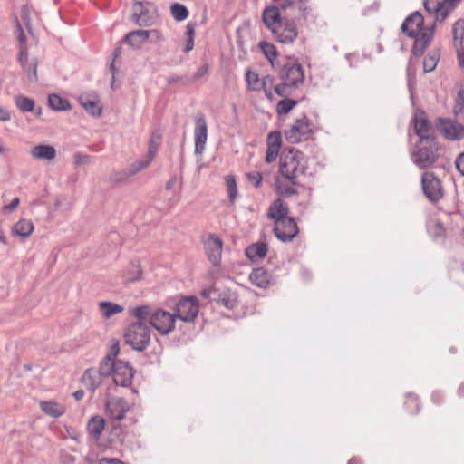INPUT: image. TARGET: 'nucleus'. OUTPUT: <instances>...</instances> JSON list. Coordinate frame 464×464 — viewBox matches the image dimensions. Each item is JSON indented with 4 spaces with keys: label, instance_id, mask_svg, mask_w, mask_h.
Returning <instances> with one entry per match:
<instances>
[{
    "label": "nucleus",
    "instance_id": "obj_64",
    "mask_svg": "<svg viewBox=\"0 0 464 464\" xmlns=\"http://www.w3.org/2000/svg\"><path fill=\"white\" fill-rule=\"evenodd\" d=\"M99 464H124L121 460L115 458H102Z\"/></svg>",
    "mask_w": 464,
    "mask_h": 464
},
{
    "label": "nucleus",
    "instance_id": "obj_60",
    "mask_svg": "<svg viewBox=\"0 0 464 464\" xmlns=\"http://www.w3.org/2000/svg\"><path fill=\"white\" fill-rule=\"evenodd\" d=\"M456 107H459L460 111L464 109V87H461L458 91L457 98H456Z\"/></svg>",
    "mask_w": 464,
    "mask_h": 464
},
{
    "label": "nucleus",
    "instance_id": "obj_34",
    "mask_svg": "<svg viewBox=\"0 0 464 464\" xmlns=\"http://www.w3.org/2000/svg\"><path fill=\"white\" fill-rule=\"evenodd\" d=\"M14 104L17 109L22 112H33L34 111L35 102L34 100L23 95L18 94L14 96Z\"/></svg>",
    "mask_w": 464,
    "mask_h": 464
},
{
    "label": "nucleus",
    "instance_id": "obj_47",
    "mask_svg": "<svg viewBox=\"0 0 464 464\" xmlns=\"http://www.w3.org/2000/svg\"><path fill=\"white\" fill-rule=\"evenodd\" d=\"M246 80L250 89L254 91H258L260 89L259 77L256 72L247 71Z\"/></svg>",
    "mask_w": 464,
    "mask_h": 464
},
{
    "label": "nucleus",
    "instance_id": "obj_32",
    "mask_svg": "<svg viewBox=\"0 0 464 464\" xmlns=\"http://www.w3.org/2000/svg\"><path fill=\"white\" fill-rule=\"evenodd\" d=\"M41 410L53 418H59L64 413L63 407L55 401H41Z\"/></svg>",
    "mask_w": 464,
    "mask_h": 464
},
{
    "label": "nucleus",
    "instance_id": "obj_33",
    "mask_svg": "<svg viewBox=\"0 0 464 464\" xmlns=\"http://www.w3.org/2000/svg\"><path fill=\"white\" fill-rule=\"evenodd\" d=\"M99 308L102 311L103 317L106 319H109L111 316L123 312L124 310L123 306L109 301L100 302Z\"/></svg>",
    "mask_w": 464,
    "mask_h": 464
},
{
    "label": "nucleus",
    "instance_id": "obj_20",
    "mask_svg": "<svg viewBox=\"0 0 464 464\" xmlns=\"http://www.w3.org/2000/svg\"><path fill=\"white\" fill-rule=\"evenodd\" d=\"M424 17L420 11H415L406 17L401 24V31L408 37H415L416 32L423 28Z\"/></svg>",
    "mask_w": 464,
    "mask_h": 464
},
{
    "label": "nucleus",
    "instance_id": "obj_10",
    "mask_svg": "<svg viewBox=\"0 0 464 464\" xmlns=\"http://www.w3.org/2000/svg\"><path fill=\"white\" fill-rule=\"evenodd\" d=\"M278 75L282 82H287L293 88H298L304 80L303 66L295 61L285 63L279 70Z\"/></svg>",
    "mask_w": 464,
    "mask_h": 464
},
{
    "label": "nucleus",
    "instance_id": "obj_49",
    "mask_svg": "<svg viewBox=\"0 0 464 464\" xmlns=\"http://www.w3.org/2000/svg\"><path fill=\"white\" fill-rule=\"evenodd\" d=\"M246 177L247 179V180L252 183V185L257 188L261 186L262 184V180H263V177H262V174L258 171H252V172H247L246 173Z\"/></svg>",
    "mask_w": 464,
    "mask_h": 464
},
{
    "label": "nucleus",
    "instance_id": "obj_45",
    "mask_svg": "<svg viewBox=\"0 0 464 464\" xmlns=\"http://www.w3.org/2000/svg\"><path fill=\"white\" fill-rule=\"evenodd\" d=\"M132 314L138 319L137 322H143L150 319L152 314L150 306L140 305L132 310Z\"/></svg>",
    "mask_w": 464,
    "mask_h": 464
},
{
    "label": "nucleus",
    "instance_id": "obj_42",
    "mask_svg": "<svg viewBox=\"0 0 464 464\" xmlns=\"http://www.w3.org/2000/svg\"><path fill=\"white\" fill-rule=\"evenodd\" d=\"M142 275L140 265L138 261H131L126 271V280L134 282L140 280Z\"/></svg>",
    "mask_w": 464,
    "mask_h": 464
},
{
    "label": "nucleus",
    "instance_id": "obj_18",
    "mask_svg": "<svg viewBox=\"0 0 464 464\" xmlns=\"http://www.w3.org/2000/svg\"><path fill=\"white\" fill-rule=\"evenodd\" d=\"M130 410L128 401L121 397H112L106 401V412L114 420H121Z\"/></svg>",
    "mask_w": 464,
    "mask_h": 464
},
{
    "label": "nucleus",
    "instance_id": "obj_17",
    "mask_svg": "<svg viewBox=\"0 0 464 464\" xmlns=\"http://www.w3.org/2000/svg\"><path fill=\"white\" fill-rule=\"evenodd\" d=\"M223 241L216 234H209L205 242L206 253L214 266H219L222 256Z\"/></svg>",
    "mask_w": 464,
    "mask_h": 464
},
{
    "label": "nucleus",
    "instance_id": "obj_5",
    "mask_svg": "<svg viewBox=\"0 0 464 464\" xmlns=\"http://www.w3.org/2000/svg\"><path fill=\"white\" fill-rule=\"evenodd\" d=\"M161 139H162V135H161L160 131L154 130L151 133V136L150 139L149 150H148V153L146 155V159L137 160V161L133 162L128 169H126L121 172L115 173L113 175L112 179L116 182L123 181V180L129 179L130 177L134 176L141 169L147 168L150 164V162L153 160V159L155 158V156L159 150V148L160 146Z\"/></svg>",
    "mask_w": 464,
    "mask_h": 464
},
{
    "label": "nucleus",
    "instance_id": "obj_36",
    "mask_svg": "<svg viewBox=\"0 0 464 464\" xmlns=\"http://www.w3.org/2000/svg\"><path fill=\"white\" fill-rule=\"evenodd\" d=\"M119 353H120V344L118 342H115L114 343L111 344L110 352L106 354V356L101 362L102 367H103V371L105 373L109 372H108L110 369L109 365L111 363H114L115 362L118 361V359H116V357L119 354Z\"/></svg>",
    "mask_w": 464,
    "mask_h": 464
},
{
    "label": "nucleus",
    "instance_id": "obj_3",
    "mask_svg": "<svg viewBox=\"0 0 464 464\" xmlns=\"http://www.w3.org/2000/svg\"><path fill=\"white\" fill-rule=\"evenodd\" d=\"M283 9L288 22L294 25V29H291L290 33L293 42L298 37V26H303L316 18L310 0H284Z\"/></svg>",
    "mask_w": 464,
    "mask_h": 464
},
{
    "label": "nucleus",
    "instance_id": "obj_26",
    "mask_svg": "<svg viewBox=\"0 0 464 464\" xmlns=\"http://www.w3.org/2000/svg\"><path fill=\"white\" fill-rule=\"evenodd\" d=\"M34 226L32 220L22 218L12 227V235L23 239L29 237L34 232Z\"/></svg>",
    "mask_w": 464,
    "mask_h": 464
},
{
    "label": "nucleus",
    "instance_id": "obj_50",
    "mask_svg": "<svg viewBox=\"0 0 464 464\" xmlns=\"http://www.w3.org/2000/svg\"><path fill=\"white\" fill-rule=\"evenodd\" d=\"M452 10L443 5L438 12H431L430 14H435V23H442L450 14Z\"/></svg>",
    "mask_w": 464,
    "mask_h": 464
},
{
    "label": "nucleus",
    "instance_id": "obj_27",
    "mask_svg": "<svg viewBox=\"0 0 464 464\" xmlns=\"http://www.w3.org/2000/svg\"><path fill=\"white\" fill-rule=\"evenodd\" d=\"M268 246L266 242H256L251 244L245 249V254L252 262L264 258L267 254Z\"/></svg>",
    "mask_w": 464,
    "mask_h": 464
},
{
    "label": "nucleus",
    "instance_id": "obj_15",
    "mask_svg": "<svg viewBox=\"0 0 464 464\" xmlns=\"http://www.w3.org/2000/svg\"><path fill=\"white\" fill-rule=\"evenodd\" d=\"M414 125V132L419 137L418 140H423V139L437 138L435 135V124L433 125L424 111L417 112L412 119Z\"/></svg>",
    "mask_w": 464,
    "mask_h": 464
},
{
    "label": "nucleus",
    "instance_id": "obj_4",
    "mask_svg": "<svg viewBox=\"0 0 464 464\" xmlns=\"http://www.w3.org/2000/svg\"><path fill=\"white\" fill-rule=\"evenodd\" d=\"M441 146L437 138L418 140L411 152L413 163L420 169H426L433 166L440 156Z\"/></svg>",
    "mask_w": 464,
    "mask_h": 464
},
{
    "label": "nucleus",
    "instance_id": "obj_11",
    "mask_svg": "<svg viewBox=\"0 0 464 464\" xmlns=\"http://www.w3.org/2000/svg\"><path fill=\"white\" fill-rule=\"evenodd\" d=\"M421 187L425 197L431 202L437 203L443 198L441 181L433 172H424L421 176Z\"/></svg>",
    "mask_w": 464,
    "mask_h": 464
},
{
    "label": "nucleus",
    "instance_id": "obj_62",
    "mask_svg": "<svg viewBox=\"0 0 464 464\" xmlns=\"http://www.w3.org/2000/svg\"><path fill=\"white\" fill-rule=\"evenodd\" d=\"M455 165L459 173L464 176V152L456 159Z\"/></svg>",
    "mask_w": 464,
    "mask_h": 464
},
{
    "label": "nucleus",
    "instance_id": "obj_58",
    "mask_svg": "<svg viewBox=\"0 0 464 464\" xmlns=\"http://www.w3.org/2000/svg\"><path fill=\"white\" fill-rule=\"evenodd\" d=\"M216 289H217V285H213V286H211L209 288H205V289H203L201 291V296L206 298V299H208L210 302H212L213 297L215 295H216V293H217Z\"/></svg>",
    "mask_w": 464,
    "mask_h": 464
},
{
    "label": "nucleus",
    "instance_id": "obj_21",
    "mask_svg": "<svg viewBox=\"0 0 464 464\" xmlns=\"http://www.w3.org/2000/svg\"><path fill=\"white\" fill-rule=\"evenodd\" d=\"M208 137V126L205 117L199 115L196 119L194 138H195V153L201 154L205 149Z\"/></svg>",
    "mask_w": 464,
    "mask_h": 464
},
{
    "label": "nucleus",
    "instance_id": "obj_1",
    "mask_svg": "<svg viewBox=\"0 0 464 464\" xmlns=\"http://www.w3.org/2000/svg\"><path fill=\"white\" fill-rule=\"evenodd\" d=\"M288 21L284 14L283 2L267 5L262 12L263 24L271 32L273 38L277 43L284 44L294 43L290 34L294 25Z\"/></svg>",
    "mask_w": 464,
    "mask_h": 464
},
{
    "label": "nucleus",
    "instance_id": "obj_28",
    "mask_svg": "<svg viewBox=\"0 0 464 464\" xmlns=\"http://www.w3.org/2000/svg\"><path fill=\"white\" fill-rule=\"evenodd\" d=\"M271 275L264 267L253 269L249 275V280L258 287L266 288L271 281Z\"/></svg>",
    "mask_w": 464,
    "mask_h": 464
},
{
    "label": "nucleus",
    "instance_id": "obj_8",
    "mask_svg": "<svg viewBox=\"0 0 464 464\" xmlns=\"http://www.w3.org/2000/svg\"><path fill=\"white\" fill-rule=\"evenodd\" d=\"M109 368V372L105 373L103 367H102V372L103 376L112 375L113 382L116 385L129 387L132 384L135 370L129 362L118 360L114 363H111Z\"/></svg>",
    "mask_w": 464,
    "mask_h": 464
},
{
    "label": "nucleus",
    "instance_id": "obj_12",
    "mask_svg": "<svg viewBox=\"0 0 464 464\" xmlns=\"http://www.w3.org/2000/svg\"><path fill=\"white\" fill-rule=\"evenodd\" d=\"M435 128L449 140H460L464 138V126L451 119L437 118Z\"/></svg>",
    "mask_w": 464,
    "mask_h": 464
},
{
    "label": "nucleus",
    "instance_id": "obj_24",
    "mask_svg": "<svg viewBox=\"0 0 464 464\" xmlns=\"http://www.w3.org/2000/svg\"><path fill=\"white\" fill-rule=\"evenodd\" d=\"M289 208L281 198H276L269 207L268 218L276 221V223L289 218Z\"/></svg>",
    "mask_w": 464,
    "mask_h": 464
},
{
    "label": "nucleus",
    "instance_id": "obj_63",
    "mask_svg": "<svg viewBox=\"0 0 464 464\" xmlns=\"http://www.w3.org/2000/svg\"><path fill=\"white\" fill-rule=\"evenodd\" d=\"M454 47L457 50L459 65L460 67H464V45L461 44V46H454Z\"/></svg>",
    "mask_w": 464,
    "mask_h": 464
},
{
    "label": "nucleus",
    "instance_id": "obj_51",
    "mask_svg": "<svg viewBox=\"0 0 464 464\" xmlns=\"http://www.w3.org/2000/svg\"><path fill=\"white\" fill-rule=\"evenodd\" d=\"M37 64V61L34 60L26 68L28 72V79L31 82H36L38 81Z\"/></svg>",
    "mask_w": 464,
    "mask_h": 464
},
{
    "label": "nucleus",
    "instance_id": "obj_38",
    "mask_svg": "<svg viewBox=\"0 0 464 464\" xmlns=\"http://www.w3.org/2000/svg\"><path fill=\"white\" fill-rule=\"evenodd\" d=\"M440 56V53L438 49L431 50L423 60V72H432L438 64Z\"/></svg>",
    "mask_w": 464,
    "mask_h": 464
},
{
    "label": "nucleus",
    "instance_id": "obj_16",
    "mask_svg": "<svg viewBox=\"0 0 464 464\" xmlns=\"http://www.w3.org/2000/svg\"><path fill=\"white\" fill-rule=\"evenodd\" d=\"M273 231L278 240L290 242L298 234L299 229L294 218H289L276 223Z\"/></svg>",
    "mask_w": 464,
    "mask_h": 464
},
{
    "label": "nucleus",
    "instance_id": "obj_53",
    "mask_svg": "<svg viewBox=\"0 0 464 464\" xmlns=\"http://www.w3.org/2000/svg\"><path fill=\"white\" fill-rule=\"evenodd\" d=\"M279 148L267 146L266 151V161L271 163L275 161L278 156Z\"/></svg>",
    "mask_w": 464,
    "mask_h": 464
},
{
    "label": "nucleus",
    "instance_id": "obj_46",
    "mask_svg": "<svg viewBox=\"0 0 464 464\" xmlns=\"http://www.w3.org/2000/svg\"><path fill=\"white\" fill-rule=\"evenodd\" d=\"M446 0H424L423 6L427 13L430 14L431 12H438L440 7L445 5Z\"/></svg>",
    "mask_w": 464,
    "mask_h": 464
},
{
    "label": "nucleus",
    "instance_id": "obj_14",
    "mask_svg": "<svg viewBox=\"0 0 464 464\" xmlns=\"http://www.w3.org/2000/svg\"><path fill=\"white\" fill-rule=\"evenodd\" d=\"M150 324L160 334L166 335L175 329V316L173 314L159 309L151 314Z\"/></svg>",
    "mask_w": 464,
    "mask_h": 464
},
{
    "label": "nucleus",
    "instance_id": "obj_56",
    "mask_svg": "<svg viewBox=\"0 0 464 464\" xmlns=\"http://www.w3.org/2000/svg\"><path fill=\"white\" fill-rule=\"evenodd\" d=\"M28 58V51L25 44H19V55H18V61L22 64V66L25 67V63L27 62Z\"/></svg>",
    "mask_w": 464,
    "mask_h": 464
},
{
    "label": "nucleus",
    "instance_id": "obj_43",
    "mask_svg": "<svg viewBox=\"0 0 464 464\" xmlns=\"http://www.w3.org/2000/svg\"><path fill=\"white\" fill-rule=\"evenodd\" d=\"M224 179L227 186L229 201L231 204H233L237 196L236 178L233 175H227L225 176Z\"/></svg>",
    "mask_w": 464,
    "mask_h": 464
},
{
    "label": "nucleus",
    "instance_id": "obj_30",
    "mask_svg": "<svg viewBox=\"0 0 464 464\" xmlns=\"http://www.w3.org/2000/svg\"><path fill=\"white\" fill-rule=\"evenodd\" d=\"M147 40L148 34L143 29L131 31L124 36V42L135 49H140Z\"/></svg>",
    "mask_w": 464,
    "mask_h": 464
},
{
    "label": "nucleus",
    "instance_id": "obj_41",
    "mask_svg": "<svg viewBox=\"0 0 464 464\" xmlns=\"http://www.w3.org/2000/svg\"><path fill=\"white\" fill-rule=\"evenodd\" d=\"M276 185L277 194H279L280 196H283V197H287V198L298 194V190H297L296 187L301 186V185H293L292 183H291V185L284 184L279 179H276Z\"/></svg>",
    "mask_w": 464,
    "mask_h": 464
},
{
    "label": "nucleus",
    "instance_id": "obj_25",
    "mask_svg": "<svg viewBox=\"0 0 464 464\" xmlns=\"http://www.w3.org/2000/svg\"><path fill=\"white\" fill-rule=\"evenodd\" d=\"M31 156L35 160H53L56 157V150L48 144H38L30 150Z\"/></svg>",
    "mask_w": 464,
    "mask_h": 464
},
{
    "label": "nucleus",
    "instance_id": "obj_35",
    "mask_svg": "<svg viewBox=\"0 0 464 464\" xmlns=\"http://www.w3.org/2000/svg\"><path fill=\"white\" fill-rule=\"evenodd\" d=\"M48 104L51 109L61 111L71 110V104L68 100L62 98L60 95L53 93L48 97Z\"/></svg>",
    "mask_w": 464,
    "mask_h": 464
},
{
    "label": "nucleus",
    "instance_id": "obj_19",
    "mask_svg": "<svg viewBox=\"0 0 464 464\" xmlns=\"http://www.w3.org/2000/svg\"><path fill=\"white\" fill-rule=\"evenodd\" d=\"M217 293L212 302L228 310L235 309L238 304V296L235 291L226 286H217Z\"/></svg>",
    "mask_w": 464,
    "mask_h": 464
},
{
    "label": "nucleus",
    "instance_id": "obj_57",
    "mask_svg": "<svg viewBox=\"0 0 464 464\" xmlns=\"http://www.w3.org/2000/svg\"><path fill=\"white\" fill-rule=\"evenodd\" d=\"M146 33L148 34V40L150 39L154 43L160 42L163 39L160 31L157 29L146 30Z\"/></svg>",
    "mask_w": 464,
    "mask_h": 464
},
{
    "label": "nucleus",
    "instance_id": "obj_22",
    "mask_svg": "<svg viewBox=\"0 0 464 464\" xmlns=\"http://www.w3.org/2000/svg\"><path fill=\"white\" fill-rule=\"evenodd\" d=\"M103 373L102 372V363L99 369L89 368L82 374V381L88 391L93 393L102 383Z\"/></svg>",
    "mask_w": 464,
    "mask_h": 464
},
{
    "label": "nucleus",
    "instance_id": "obj_9",
    "mask_svg": "<svg viewBox=\"0 0 464 464\" xmlns=\"http://www.w3.org/2000/svg\"><path fill=\"white\" fill-rule=\"evenodd\" d=\"M199 310L198 301L195 296L182 297L175 305V319L178 318L183 322H193L198 316Z\"/></svg>",
    "mask_w": 464,
    "mask_h": 464
},
{
    "label": "nucleus",
    "instance_id": "obj_48",
    "mask_svg": "<svg viewBox=\"0 0 464 464\" xmlns=\"http://www.w3.org/2000/svg\"><path fill=\"white\" fill-rule=\"evenodd\" d=\"M282 143V137L280 131H271L267 136V146L279 148Z\"/></svg>",
    "mask_w": 464,
    "mask_h": 464
},
{
    "label": "nucleus",
    "instance_id": "obj_61",
    "mask_svg": "<svg viewBox=\"0 0 464 464\" xmlns=\"http://www.w3.org/2000/svg\"><path fill=\"white\" fill-rule=\"evenodd\" d=\"M208 72V66L204 64L200 66L198 71L193 74V80L198 81L201 77L205 76Z\"/></svg>",
    "mask_w": 464,
    "mask_h": 464
},
{
    "label": "nucleus",
    "instance_id": "obj_55",
    "mask_svg": "<svg viewBox=\"0 0 464 464\" xmlns=\"http://www.w3.org/2000/svg\"><path fill=\"white\" fill-rule=\"evenodd\" d=\"M121 50L120 47L116 48L113 51V61H112V63L110 65V71H111V72L112 74V77H111V87L113 86L114 82H115V73H116L115 60L121 55Z\"/></svg>",
    "mask_w": 464,
    "mask_h": 464
},
{
    "label": "nucleus",
    "instance_id": "obj_39",
    "mask_svg": "<svg viewBox=\"0 0 464 464\" xmlns=\"http://www.w3.org/2000/svg\"><path fill=\"white\" fill-rule=\"evenodd\" d=\"M258 47L266 58L270 62L271 65L274 66V62L278 55L276 46L271 43L261 41L258 44Z\"/></svg>",
    "mask_w": 464,
    "mask_h": 464
},
{
    "label": "nucleus",
    "instance_id": "obj_13",
    "mask_svg": "<svg viewBox=\"0 0 464 464\" xmlns=\"http://www.w3.org/2000/svg\"><path fill=\"white\" fill-rule=\"evenodd\" d=\"M312 133V122L305 115L297 119L289 130H285V135L288 142L298 143L305 140Z\"/></svg>",
    "mask_w": 464,
    "mask_h": 464
},
{
    "label": "nucleus",
    "instance_id": "obj_7",
    "mask_svg": "<svg viewBox=\"0 0 464 464\" xmlns=\"http://www.w3.org/2000/svg\"><path fill=\"white\" fill-rule=\"evenodd\" d=\"M130 20L140 27H149L155 23L158 16L157 6L148 1H136L132 6Z\"/></svg>",
    "mask_w": 464,
    "mask_h": 464
},
{
    "label": "nucleus",
    "instance_id": "obj_29",
    "mask_svg": "<svg viewBox=\"0 0 464 464\" xmlns=\"http://www.w3.org/2000/svg\"><path fill=\"white\" fill-rule=\"evenodd\" d=\"M80 104L85 111L94 117H100L102 113V106L98 99L92 100L89 96L82 95L79 98Z\"/></svg>",
    "mask_w": 464,
    "mask_h": 464
},
{
    "label": "nucleus",
    "instance_id": "obj_6",
    "mask_svg": "<svg viewBox=\"0 0 464 464\" xmlns=\"http://www.w3.org/2000/svg\"><path fill=\"white\" fill-rule=\"evenodd\" d=\"M151 330L143 322H133L124 330V343L137 352L145 351L150 343Z\"/></svg>",
    "mask_w": 464,
    "mask_h": 464
},
{
    "label": "nucleus",
    "instance_id": "obj_23",
    "mask_svg": "<svg viewBox=\"0 0 464 464\" xmlns=\"http://www.w3.org/2000/svg\"><path fill=\"white\" fill-rule=\"evenodd\" d=\"M411 38L414 39V44L411 48V55L415 57L422 56L433 40L430 34H427L422 31L416 32L415 37Z\"/></svg>",
    "mask_w": 464,
    "mask_h": 464
},
{
    "label": "nucleus",
    "instance_id": "obj_31",
    "mask_svg": "<svg viewBox=\"0 0 464 464\" xmlns=\"http://www.w3.org/2000/svg\"><path fill=\"white\" fill-rule=\"evenodd\" d=\"M105 427V420L102 417L96 415L90 419L87 423V431L95 440L102 435Z\"/></svg>",
    "mask_w": 464,
    "mask_h": 464
},
{
    "label": "nucleus",
    "instance_id": "obj_54",
    "mask_svg": "<svg viewBox=\"0 0 464 464\" xmlns=\"http://www.w3.org/2000/svg\"><path fill=\"white\" fill-rule=\"evenodd\" d=\"M289 88H293L291 85L287 84V82H283L280 84L275 86V92L281 97H285L289 94Z\"/></svg>",
    "mask_w": 464,
    "mask_h": 464
},
{
    "label": "nucleus",
    "instance_id": "obj_2",
    "mask_svg": "<svg viewBox=\"0 0 464 464\" xmlns=\"http://www.w3.org/2000/svg\"><path fill=\"white\" fill-rule=\"evenodd\" d=\"M307 159L305 155L295 149L284 150L280 157L279 172L293 185H301L299 177L305 174Z\"/></svg>",
    "mask_w": 464,
    "mask_h": 464
},
{
    "label": "nucleus",
    "instance_id": "obj_52",
    "mask_svg": "<svg viewBox=\"0 0 464 464\" xmlns=\"http://www.w3.org/2000/svg\"><path fill=\"white\" fill-rule=\"evenodd\" d=\"M73 160H74V164L77 165V166L87 165L91 161V157L89 155H87V154H82L81 152H76L73 155Z\"/></svg>",
    "mask_w": 464,
    "mask_h": 464
},
{
    "label": "nucleus",
    "instance_id": "obj_40",
    "mask_svg": "<svg viewBox=\"0 0 464 464\" xmlns=\"http://www.w3.org/2000/svg\"><path fill=\"white\" fill-rule=\"evenodd\" d=\"M170 13L173 18L178 22L186 20L189 15L188 9L179 3H174L171 5Z\"/></svg>",
    "mask_w": 464,
    "mask_h": 464
},
{
    "label": "nucleus",
    "instance_id": "obj_59",
    "mask_svg": "<svg viewBox=\"0 0 464 464\" xmlns=\"http://www.w3.org/2000/svg\"><path fill=\"white\" fill-rule=\"evenodd\" d=\"M20 199L18 198H14L10 204L5 205L3 207L2 211L4 213L12 212L14 211L19 205Z\"/></svg>",
    "mask_w": 464,
    "mask_h": 464
},
{
    "label": "nucleus",
    "instance_id": "obj_44",
    "mask_svg": "<svg viewBox=\"0 0 464 464\" xmlns=\"http://www.w3.org/2000/svg\"><path fill=\"white\" fill-rule=\"evenodd\" d=\"M297 103L296 100L285 98L278 102L276 105V111L280 115L287 114L297 105Z\"/></svg>",
    "mask_w": 464,
    "mask_h": 464
},
{
    "label": "nucleus",
    "instance_id": "obj_37",
    "mask_svg": "<svg viewBox=\"0 0 464 464\" xmlns=\"http://www.w3.org/2000/svg\"><path fill=\"white\" fill-rule=\"evenodd\" d=\"M453 45L461 46L464 40V19H458L452 25Z\"/></svg>",
    "mask_w": 464,
    "mask_h": 464
}]
</instances>
